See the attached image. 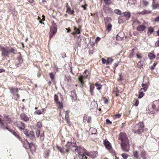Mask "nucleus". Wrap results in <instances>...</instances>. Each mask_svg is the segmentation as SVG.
<instances>
[{
    "label": "nucleus",
    "mask_w": 159,
    "mask_h": 159,
    "mask_svg": "<svg viewBox=\"0 0 159 159\" xmlns=\"http://www.w3.org/2000/svg\"><path fill=\"white\" fill-rule=\"evenodd\" d=\"M119 139L121 140V148L124 151L128 152L129 150V140L125 133H120L119 136Z\"/></svg>",
    "instance_id": "f257e3e1"
},
{
    "label": "nucleus",
    "mask_w": 159,
    "mask_h": 159,
    "mask_svg": "<svg viewBox=\"0 0 159 159\" xmlns=\"http://www.w3.org/2000/svg\"><path fill=\"white\" fill-rule=\"evenodd\" d=\"M73 148H75V151L78 152V155L77 159H83L84 158L87 159L85 156L86 155L89 156V154L87 152V151L85 149L78 146L74 147Z\"/></svg>",
    "instance_id": "f03ea898"
},
{
    "label": "nucleus",
    "mask_w": 159,
    "mask_h": 159,
    "mask_svg": "<svg viewBox=\"0 0 159 159\" xmlns=\"http://www.w3.org/2000/svg\"><path fill=\"white\" fill-rule=\"evenodd\" d=\"M144 126L143 123L140 122L132 129V131L135 134H139L143 132Z\"/></svg>",
    "instance_id": "7ed1b4c3"
},
{
    "label": "nucleus",
    "mask_w": 159,
    "mask_h": 159,
    "mask_svg": "<svg viewBox=\"0 0 159 159\" xmlns=\"http://www.w3.org/2000/svg\"><path fill=\"white\" fill-rule=\"evenodd\" d=\"M1 50L2 52V55L3 57L7 56L10 54L9 50L7 49L6 48L2 47L1 48Z\"/></svg>",
    "instance_id": "20e7f679"
},
{
    "label": "nucleus",
    "mask_w": 159,
    "mask_h": 159,
    "mask_svg": "<svg viewBox=\"0 0 159 159\" xmlns=\"http://www.w3.org/2000/svg\"><path fill=\"white\" fill-rule=\"evenodd\" d=\"M152 107L154 109L159 110V100L155 101Z\"/></svg>",
    "instance_id": "39448f33"
},
{
    "label": "nucleus",
    "mask_w": 159,
    "mask_h": 159,
    "mask_svg": "<svg viewBox=\"0 0 159 159\" xmlns=\"http://www.w3.org/2000/svg\"><path fill=\"white\" fill-rule=\"evenodd\" d=\"M27 144L28 145L29 148L30 149L31 151H35V150L36 147L35 145L32 143H29L28 141H27Z\"/></svg>",
    "instance_id": "423d86ee"
},
{
    "label": "nucleus",
    "mask_w": 159,
    "mask_h": 159,
    "mask_svg": "<svg viewBox=\"0 0 159 159\" xmlns=\"http://www.w3.org/2000/svg\"><path fill=\"white\" fill-rule=\"evenodd\" d=\"M23 62V60L21 57H19L17 58L16 60V65L17 67L19 66L20 64Z\"/></svg>",
    "instance_id": "0eeeda50"
},
{
    "label": "nucleus",
    "mask_w": 159,
    "mask_h": 159,
    "mask_svg": "<svg viewBox=\"0 0 159 159\" xmlns=\"http://www.w3.org/2000/svg\"><path fill=\"white\" fill-rule=\"evenodd\" d=\"M17 126L21 130H24L25 127L24 124L22 122L19 121L17 122Z\"/></svg>",
    "instance_id": "6e6552de"
},
{
    "label": "nucleus",
    "mask_w": 159,
    "mask_h": 159,
    "mask_svg": "<svg viewBox=\"0 0 159 159\" xmlns=\"http://www.w3.org/2000/svg\"><path fill=\"white\" fill-rule=\"evenodd\" d=\"M57 28L56 24H53L50 28V32L55 34L57 32Z\"/></svg>",
    "instance_id": "1a4fd4ad"
},
{
    "label": "nucleus",
    "mask_w": 159,
    "mask_h": 159,
    "mask_svg": "<svg viewBox=\"0 0 159 159\" xmlns=\"http://www.w3.org/2000/svg\"><path fill=\"white\" fill-rule=\"evenodd\" d=\"M71 144L70 142H68L66 144L65 147H63L62 148L63 150L65 151V152H69V149L70 148V146Z\"/></svg>",
    "instance_id": "9d476101"
},
{
    "label": "nucleus",
    "mask_w": 159,
    "mask_h": 159,
    "mask_svg": "<svg viewBox=\"0 0 159 159\" xmlns=\"http://www.w3.org/2000/svg\"><path fill=\"white\" fill-rule=\"evenodd\" d=\"M69 112L68 111H66L65 112V118L68 124L70 125V121L69 119Z\"/></svg>",
    "instance_id": "9b49d317"
},
{
    "label": "nucleus",
    "mask_w": 159,
    "mask_h": 159,
    "mask_svg": "<svg viewBox=\"0 0 159 159\" xmlns=\"http://www.w3.org/2000/svg\"><path fill=\"white\" fill-rule=\"evenodd\" d=\"M104 143L107 148L108 149H110L111 148V143L107 140H105Z\"/></svg>",
    "instance_id": "f8f14e48"
},
{
    "label": "nucleus",
    "mask_w": 159,
    "mask_h": 159,
    "mask_svg": "<svg viewBox=\"0 0 159 159\" xmlns=\"http://www.w3.org/2000/svg\"><path fill=\"white\" fill-rule=\"evenodd\" d=\"M122 15L123 16L125 17L127 19H129L131 16V14L129 12H124L122 13Z\"/></svg>",
    "instance_id": "ddd939ff"
},
{
    "label": "nucleus",
    "mask_w": 159,
    "mask_h": 159,
    "mask_svg": "<svg viewBox=\"0 0 159 159\" xmlns=\"http://www.w3.org/2000/svg\"><path fill=\"white\" fill-rule=\"evenodd\" d=\"M70 96L74 100H76L77 99V96L75 94V93L73 91H72L70 92Z\"/></svg>",
    "instance_id": "4468645a"
},
{
    "label": "nucleus",
    "mask_w": 159,
    "mask_h": 159,
    "mask_svg": "<svg viewBox=\"0 0 159 159\" xmlns=\"http://www.w3.org/2000/svg\"><path fill=\"white\" fill-rule=\"evenodd\" d=\"M21 119L25 121H28L29 120V118L24 113H22L20 115Z\"/></svg>",
    "instance_id": "2eb2a0df"
},
{
    "label": "nucleus",
    "mask_w": 159,
    "mask_h": 159,
    "mask_svg": "<svg viewBox=\"0 0 159 159\" xmlns=\"http://www.w3.org/2000/svg\"><path fill=\"white\" fill-rule=\"evenodd\" d=\"M146 28V27L143 25H139L137 28V30L139 31H142L144 30Z\"/></svg>",
    "instance_id": "dca6fc26"
},
{
    "label": "nucleus",
    "mask_w": 159,
    "mask_h": 159,
    "mask_svg": "<svg viewBox=\"0 0 159 159\" xmlns=\"http://www.w3.org/2000/svg\"><path fill=\"white\" fill-rule=\"evenodd\" d=\"M104 11L107 13H111L113 12V10L109 7H106L104 9Z\"/></svg>",
    "instance_id": "f3484780"
},
{
    "label": "nucleus",
    "mask_w": 159,
    "mask_h": 159,
    "mask_svg": "<svg viewBox=\"0 0 159 159\" xmlns=\"http://www.w3.org/2000/svg\"><path fill=\"white\" fill-rule=\"evenodd\" d=\"M105 25H107L108 24H110L111 22V18L110 17H106L104 19Z\"/></svg>",
    "instance_id": "a211bd4d"
},
{
    "label": "nucleus",
    "mask_w": 159,
    "mask_h": 159,
    "mask_svg": "<svg viewBox=\"0 0 159 159\" xmlns=\"http://www.w3.org/2000/svg\"><path fill=\"white\" fill-rule=\"evenodd\" d=\"M20 89H18L17 88H11L10 89V92L12 93V94H15V93H17L18 92V90H20Z\"/></svg>",
    "instance_id": "6ab92c4d"
},
{
    "label": "nucleus",
    "mask_w": 159,
    "mask_h": 159,
    "mask_svg": "<svg viewBox=\"0 0 159 159\" xmlns=\"http://www.w3.org/2000/svg\"><path fill=\"white\" fill-rule=\"evenodd\" d=\"M74 32L72 33V34L74 35L76 34H80V30L79 29H77L75 27H74Z\"/></svg>",
    "instance_id": "aec40b11"
},
{
    "label": "nucleus",
    "mask_w": 159,
    "mask_h": 159,
    "mask_svg": "<svg viewBox=\"0 0 159 159\" xmlns=\"http://www.w3.org/2000/svg\"><path fill=\"white\" fill-rule=\"evenodd\" d=\"M123 33L120 32L116 36V40L121 39L123 37V35H122Z\"/></svg>",
    "instance_id": "412c9836"
},
{
    "label": "nucleus",
    "mask_w": 159,
    "mask_h": 159,
    "mask_svg": "<svg viewBox=\"0 0 159 159\" xmlns=\"http://www.w3.org/2000/svg\"><path fill=\"white\" fill-rule=\"evenodd\" d=\"M30 135L29 137L31 139L33 140L35 137L34 132L33 131H30Z\"/></svg>",
    "instance_id": "4be33fe9"
},
{
    "label": "nucleus",
    "mask_w": 159,
    "mask_h": 159,
    "mask_svg": "<svg viewBox=\"0 0 159 159\" xmlns=\"http://www.w3.org/2000/svg\"><path fill=\"white\" fill-rule=\"evenodd\" d=\"M4 118L6 119V121L8 123H12V121L11 118L9 117V116L8 115H4Z\"/></svg>",
    "instance_id": "5701e85b"
},
{
    "label": "nucleus",
    "mask_w": 159,
    "mask_h": 159,
    "mask_svg": "<svg viewBox=\"0 0 159 159\" xmlns=\"http://www.w3.org/2000/svg\"><path fill=\"white\" fill-rule=\"evenodd\" d=\"M143 61H139L137 64V67L139 68H141L143 67Z\"/></svg>",
    "instance_id": "b1692460"
},
{
    "label": "nucleus",
    "mask_w": 159,
    "mask_h": 159,
    "mask_svg": "<svg viewBox=\"0 0 159 159\" xmlns=\"http://www.w3.org/2000/svg\"><path fill=\"white\" fill-rule=\"evenodd\" d=\"M89 131L92 134H95L97 132L96 129L93 128H91L90 129Z\"/></svg>",
    "instance_id": "393cba45"
},
{
    "label": "nucleus",
    "mask_w": 159,
    "mask_h": 159,
    "mask_svg": "<svg viewBox=\"0 0 159 159\" xmlns=\"http://www.w3.org/2000/svg\"><path fill=\"white\" fill-rule=\"evenodd\" d=\"M23 132L27 137H29L30 135V131H29L28 130H27V129H24L23 131Z\"/></svg>",
    "instance_id": "a878e982"
},
{
    "label": "nucleus",
    "mask_w": 159,
    "mask_h": 159,
    "mask_svg": "<svg viewBox=\"0 0 159 159\" xmlns=\"http://www.w3.org/2000/svg\"><path fill=\"white\" fill-rule=\"evenodd\" d=\"M90 91L91 93V95H92L93 92V90L95 88L93 84H91L90 85Z\"/></svg>",
    "instance_id": "bb28decb"
},
{
    "label": "nucleus",
    "mask_w": 159,
    "mask_h": 159,
    "mask_svg": "<svg viewBox=\"0 0 159 159\" xmlns=\"http://www.w3.org/2000/svg\"><path fill=\"white\" fill-rule=\"evenodd\" d=\"M106 27H107L106 30L108 31H110L112 27V25L110 24H108L106 25Z\"/></svg>",
    "instance_id": "cd10ccee"
},
{
    "label": "nucleus",
    "mask_w": 159,
    "mask_h": 159,
    "mask_svg": "<svg viewBox=\"0 0 159 159\" xmlns=\"http://www.w3.org/2000/svg\"><path fill=\"white\" fill-rule=\"evenodd\" d=\"M11 133L15 136L17 138L19 139H20V137L19 134H18L17 133H16V132L12 130Z\"/></svg>",
    "instance_id": "c85d7f7f"
},
{
    "label": "nucleus",
    "mask_w": 159,
    "mask_h": 159,
    "mask_svg": "<svg viewBox=\"0 0 159 159\" xmlns=\"http://www.w3.org/2000/svg\"><path fill=\"white\" fill-rule=\"evenodd\" d=\"M66 12L68 14H74V11L73 10H71V8L70 7H68L67 9V11Z\"/></svg>",
    "instance_id": "c756f323"
},
{
    "label": "nucleus",
    "mask_w": 159,
    "mask_h": 159,
    "mask_svg": "<svg viewBox=\"0 0 159 159\" xmlns=\"http://www.w3.org/2000/svg\"><path fill=\"white\" fill-rule=\"evenodd\" d=\"M57 148L58 151H60L61 153H64L65 152V151L63 150L62 148L61 147H59L58 146H57Z\"/></svg>",
    "instance_id": "7c9ffc66"
},
{
    "label": "nucleus",
    "mask_w": 159,
    "mask_h": 159,
    "mask_svg": "<svg viewBox=\"0 0 159 159\" xmlns=\"http://www.w3.org/2000/svg\"><path fill=\"white\" fill-rule=\"evenodd\" d=\"M139 96L138 97V98H142L144 95V93L143 92H141V91L139 92Z\"/></svg>",
    "instance_id": "2f4dec72"
},
{
    "label": "nucleus",
    "mask_w": 159,
    "mask_h": 159,
    "mask_svg": "<svg viewBox=\"0 0 159 159\" xmlns=\"http://www.w3.org/2000/svg\"><path fill=\"white\" fill-rule=\"evenodd\" d=\"M148 57L150 59H153L155 58V56L154 55V54L149 53L148 54Z\"/></svg>",
    "instance_id": "473e14b6"
},
{
    "label": "nucleus",
    "mask_w": 159,
    "mask_h": 159,
    "mask_svg": "<svg viewBox=\"0 0 159 159\" xmlns=\"http://www.w3.org/2000/svg\"><path fill=\"white\" fill-rule=\"evenodd\" d=\"M112 61L113 60L111 57L108 58L107 61V65L111 63Z\"/></svg>",
    "instance_id": "72a5a7b5"
},
{
    "label": "nucleus",
    "mask_w": 159,
    "mask_h": 159,
    "mask_svg": "<svg viewBox=\"0 0 159 159\" xmlns=\"http://www.w3.org/2000/svg\"><path fill=\"white\" fill-rule=\"evenodd\" d=\"M57 104L58 108L60 109H61L62 108L63 106L62 103H61L60 102H57Z\"/></svg>",
    "instance_id": "f704fd0d"
},
{
    "label": "nucleus",
    "mask_w": 159,
    "mask_h": 159,
    "mask_svg": "<svg viewBox=\"0 0 159 159\" xmlns=\"http://www.w3.org/2000/svg\"><path fill=\"white\" fill-rule=\"evenodd\" d=\"M95 85L96 87H97V89L98 90H99L102 88V85H101L100 84H98L97 83H96L95 84Z\"/></svg>",
    "instance_id": "c9c22d12"
},
{
    "label": "nucleus",
    "mask_w": 159,
    "mask_h": 159,
    "mask_svg": "<svg viewBox=\"0 0 159 159\" xmlns=\"http://www.w3.org/2000/svg\"><path fill=\"white\" fill-rule=\"evenodd\" d=\"M50 152V150L49 149H46L45 152V157H48L49 155V154Z\"/></svg>",
    "instance_id": "e433bc0d"
},
{
    "label": "nucleus",
    "mask_w": 159,
    "mask_h": 159,
    "mask_svg": "<svg viewBox=\"0 0 159 159\" xmlns=\"http://www.w3.org/2000/svg\"><path fill=\"white\" fill-rule=\"evenodd\" d=\"M0 126L1 129H5V126L4 125V123L3 121V120L0 122Z\"/></svg>",
    "instance_id": "4c0bfd02"
},
{
    "label": "nucleus",
    "mask_w": 159,
    "mask_h": 159,
    "mask_svg": "<svg viewBox=\"0 0 159 159\" xmlns=\"http://www.w3.org/2000/svg\"><path fill=\"white\" fill-rule=\"evenodd\" d=\"M114 12L115 13H116L117 14H118L119 15H121V11L119 10H118V9L115 10L114 11Z\"/></svg>",
    "instance_id": "58836bf2"
},
{
    "label": "nucleus",
    "mask_w": 159,
    "mask_h": 159,
    "mask_svg": "<svg viewBox=\"0 0 159 159\" xmlns=\"http://www.w3.org/2000/svg\"><path fill=\"white\" fill-rule=\"evenodd\" d=\"M13 94L14 96V98L15 99H16V100H17L19 98V95L18 94H17V93H15V94Z\"/></svg>",
    "instance_id": "ea45409f"
},
{
    "label": "nucleus",
    "mask_w": 159,
    "mask_h": 159,
    "mask_svg": "<svg viewBox=\"0 0 159 159\" xmlns=\"http://www.w3.org/2000/svg\"><path fill=\"white\" fill-rule=\"evenodd\" d=\"M148 86V85H145V86L143 87V88H141L140 89V90L141 91L142 90H143L144 92H146Z\"/></svg>",
    "instance_id": "a19ab883"
},
{
    "label": "nucleus",
    "mask_w": 159,
    "mask_h": 159,
    "mask_svg": "<svg viewBox=\"0 0 159 159\" xmlns=\"http://www.w3.org/2000/svg\"><path fill=\"white\" fill-rule=\"evenodd\" d=\"M42 111L40 110H38L36 111H35V112L36 113L38 114H41L43 113V109H42Z\"/></svg>",
    "instance_id": "79ce46f5"
},
{
    "label": "nucleus",
    "mask_w": 159,
    "mask_h": 159,
    "mask_svg": "<svg viewBox=\"0 0 159 159\" xmlns=\"http://www.w3.org/2000/svg\"><path fill=\"white\" fill-rule=\"evenodd\" d=\"M145 152L144 151H142L141 152V154L140 156L143 158H145Z\"/></svg>",
    "instance_id": "37998d69"
},
{
    "label": "nucleus",
    "mask_w": 159,
    "mask_h": 159,
    "mask_svg": "<svg viewBox=\"0 0 159 159\" xmlns=\"http://www.w3.org/2000/svg\"><path fill=\"white\" fill-rule=\"evenodd\" d=\"M54 101L56 102H58V96L57 94H55L54 96Z\"/></svg>",
    "instance_id": "c03bdc74"
},
{
    "label": "nucleus",
    "mask_w": 159,
    "mask_h": 159,
    "mask_svg": "<svg viewBox=\"0 0 159 159\" xmlns=\"http://www.w3.org/2000/svg\"><path fill=\"white\" fill-rule=\"evenodd\" d=\"M50 77L52 80H53L54 78V75L52 73H50Z\"/></svg>",
    "instance_id": "a18cd8bd"
},
{
    "label": "nucleus",
    "mask_w": 159,
    "mask_h": 159,
    "mask_svg": "<svg viewBox=\"0 0 159 159\" xmlns=\"http://www.w3.org/2000/svg\"><path fill=\"white\" fill-rule=\"evenodd\" d=\"M157 4H154V1L153 2V3L152 4V8L153 9H155L157 8Z\"/></svg>",
    "instance_id": "49530a36"
},
{
    "label": "nucleus",
    "mask_w": 159,
    "mask_h": 159,
    "mask_svg": "<svg viewBox=\"0 0 159 159\" xmlns=\"http://www.w3.org/2000/svg\"><path fill=\"white\" fill-rule=\"evenodd\" d=\"M133 155L136 158L138 157V153L137 151H134L133 152Z\"/></svg>",
    "instance_id": "de8ad7c7"
},
{
    "label": "nucleus",
    "mask_w": 159,
    "mask_h": 159,
    "mask_svg": "<svg viewBox=\"0 0 159 159\" xmlns=\"http://www.w3.org/2000/svg\"><path fill=\"white\" fill-rule=\"evenodd\" d=\"M154 31L153 29L151 27H149L148 29V32L150 34L152 33Z\"/></svg>",
    "instance_id": "09e8293b"
},
{
    "label": "nucleus",
    "mask_w": 159,
    "mask_h": 159,
    "mask_svg": "<svg viewBox=\"0 0 159 159\" xmlns=\"http://www.w3.org/2000/svg\"><path fill=\"white\" fill-rule=\"evenodd\" d=\"M122 156L125 159H127L128 157V155L124 153L122 154Z\"/></svg>",
    "instance_id": "8fccbe9b"
},
{
    "label": "nucleus",
    "mask_w": 159,
    "mask_h": 159,
    "mask_svg": "<svg viewBox=\"0 0 159 159\" xmlns=\"http://www.w3.org/2000/svg\"><path fill=\"white\" fill-rule=\"evenodd\" d=\"M79 80L80 82L82 84H84V81L82 80V77H80L79 78Z\"/></svg>",
    "instance_id": "3c124183"
},
{
    "label": "nucleus",
    "mask_w": 159,
    "mask_h": 159,
    "mask_svg": "<svg viewBox=\"0 0 159 159\" xmlns=\"http://www.w3.org/2000/svg\"><path fill=\"white\" fill-rule=\"evenodd\" d=\"M36 126L37 127L40 128L42 126V123L41 122H38L37 123Z\"/></svg>",
    "instance_id": "603ef678"
},
{
    "label": "nucleus",
    "mask_w": 159,
    "mask_h": 159,
    "mask_svg": "<svg viewBox=\"0 0 159 159\" xmlns=\"http://www.w3.org/2000/svg\"><path fill=\"white\" fill-rule=\"evenodd\" d=\"M104 2L106 4H109L111 3V0H104Z\"/></svg>",
    "instance_id": "864d4df0"
},
{
    "label": "nucleus",
    "mask_w": 159,
    "mask_h": 159,
    "mask_svg": "<svg viewBox=\"0 0 159 159\" xmlns=\"http://www.w3.org/2000/svg\"><path fill=\"white\" fill-rule=\"evenodd\" d=\"M9 54H10L11 53H14V52L15 51V50L14 48H11V49L9 50Z\"/></svg>",
    "instance_id": "5fc2aeb1"
},
{
    "label": "nucleus",
    "mask_w": 159,
    "mask_h": 159,
    "mask_svg": "<svg viewBox=\"0 0 159 159\" xmlns=\"http://www.w3.org/2000/svg\"><path fill=\"white\" fill-rule=\"evenodd\" d=\"M147 13V11H143L141 12H138V13L140 14L141 15H144V14H145Z\"/></svg>",
    "instance_id": "6e6d98bb"
},
{
    "label": "nucleus",
    "mask_w": 159,
    "mask_h": 159,
    "mask_svg": "<svg viewBox=\"0 0 159 159\" xmlns=\"http://www.w3.org/2000/svg\"><path fill=\"white\" fill-rule=\"evenodd\" d=\"M135 102L134 103V105L135 106H137L139 104V101L137 99H135Z\"/></svg>",
    "instance_id": "4d7b16f0"
},
{
    "label": "nucleus",
    "mask_w": 159,
    "mask_h": 159,
    "mask_svg": "<svg viewBox=\"0 0 159 159\" xmlns=\"http://www.w3.org/2000/svg\"><path fill=\"white\" fill-rule=\"evenodd\" d=\"M121 116V115L120 114H116L115 115V118H120Z\"/></svg>",
    "instance_id": "13d9d810"
},
{
    "label": "nucleus",
    "mask_w": 159,
    "mask_h": 159,
    "mask_svg": "<svg viewBox=\"0 0 159 159\" xmlns=\"http://www.w3.org/2000/svg\"><path fill=\"white\" fill-rule=\"evenodd\" d=\"M106 122L107 124H111L112 122L109 119H107L106 120Z\"/></svg>",
    "instance_id": "bf43d9fd"
},
{
    "label": "nucleus",
    "mask_w": 159,
    "mask_h": 159,
    "mask_svg": "<svg viewBox=\"0 0 159 159\" xmlns=\"http://www.w3.org/2000/svg\"><path fill=\"white\" fill-rule=\"evenodd\" d=\"M55 34V33H51V32H50V35L49 36V37L50 38V39H51L53 37V36Z\"/></svg>",
    "instance_id": "052dcab7"
},
{
    "label": "nucleus",
    "mask_w": 159,
    "mask_h": 159,
    "mask_svg": "<svg viewBox=\"0 0 159 159\" xmlns=\"http://www.w3.org/2000/svg\"><path fill=\"white\" fill-rule=\"evenodd\" d=\"M102 63L105 64V63H106L107 64V60H106L104 58H102Z\"/></svg>",
    "instance_id": "680f3d73"
},
{
    "label": "nucleus",
    "mask_w": 159,
    "mask_h": 159,
    "mask_svg": "<svg viewBox=\"0 0 159 159\" xmlns=\"http://www.w3.org/2000/svg\"><path fill=\"white\" fill-rule=\"evenodd\" d=\"M156 63H154L152 66L150 67L151 69L152 70L154 68V67L156 66Z\"/></svg>",
    "instance_id": "e2e57ef3"
},
{
    "label": "nucleus",
    "mask_w": 159,
    "mask_h": 159,
    "mask_svg": "<svg viewBox=\"0 0 159 159\" xmlns=\"http://www.w3.org/2000/svg\"><path fill=\"white\" fill-rule=\"evenodd\" d=\"M5 129H7L11 132L12 130V129L9 128L7 126H6V127H5Z\"/></svg>",
    "instance_id": "0e129e2a"
},
{
    "label": "nucleus",
    "mask_w": 159,
    "mask_h": 159,
    "mask_svg": "<svg viewBox=\"0 0 159 159\" xmlns=\"http://www.w3.org/2000/svg\"><path fill=\"white\" fill-rule=\"evenodd\" d=\"M61 55L63 58L66 57V54L65 52L62 53Z\"/></svg>",
    "instance_id": "69168bd1"
},
{
    "label": "nucleus",
    "mask_w": 159,
    "mask_h": 159,
    "mask_svg": "<svg viewBox=\"0 0 159 159\" xmlns=\"http://www.w3.org/2000/svg\"><path fill=\"white\" fill-rule=\"evenodd\" d=\"M155 46L156 47L159 46V40L156 42L155 43Z\"/></svg>",
    "instance_id": "338daca9"
},
{
    "label": "nucleus",
    "mask_w": 159,
    "mask_h": 159,
    "mask_svg": "<svg viewBox=\"0 0 159 159\" xmlns=\"http://www.w3.org/2000/svg\"><path fill=\"white\" fill-rule=\"evenodd\" d=\"M104 103L105 104H107L108 102V99L106 98H104Z\"/></svg>",
    "instance_id": "774afa93"
}]
</instances>
